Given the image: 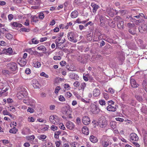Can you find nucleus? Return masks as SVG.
Masks as SVG:
<instances>
[{"mask_svg":"<svg viewBox=\"0 0 147 147\" xmlns=\"http://www.w3.org/2000/svg\"><path fill=\"white\" fill-rule=\"evenodd\" d=\"M28 93L26 90L22 88H21V90L17 94V96L19 99H22L23 97H25L27 95Z\"/></svg>","mask_w":147,"mask_h":147,"instance_id":"f257e3e1","label":"nucleus"},{"mask_svg":"<svg viewBox=\"0 0 147 147\" xmlns=\"http://www.w3.org/2000/svg\"><path fill=\"white\" fill-rule=\"evenodd\" d=\"M76 34L74 32H69L67 35V37L69 40L74 43L76 42L77 40L76 39Z\"/></svg>","mask_w":147,"mask_h":147,"instance_id":"f03ea898","label":"nucleus"},{"mask_svg":"<svg viewBox=\"0 0 147 147\" xmlns=\"http://www.w3.org/2000/svg\"><path fill=\"white\" fill-rule=\"evenodd\" d=\"M62 113L65 115L71 113V109L69 105H65L61 109Z\"/></svg>","mask_w":147,"mask_h":147,"instance_id":"7ed1b4c3","label":"nucleus"},{"mask_svg":"<svg viewBox=\"0 0 147 147\" xmlns=\"http://www.w3.org/2000/svg\"><path fill=\"white\" fill-rule=\"evenodd\" d=\"M49 119L50 122L55 125L58 124L59 122V118L56 115H51Z\"/></svg>","mask_w":147,"mask_h":147,"instance_id":"20e7f679","label":"nucleus"},{"mask_svg":"<svg viewBox=\"0 0 147 147\" xmlns=\"http://www.w3.org/2000/svg\"><path fill=\"white\" fill-rule=\"evenodd\" d=\"M90 111L93 113L96 114L98 113L100 110L97 106L94 104H92L90 106Z\"/></svg>","mask_w":147,"mask_h":147,"instance_id":"39448f33","label":"nucleus"},{"mask_svg":"<svg viewBox=\"0 0 147 147\" xmlns=\"http://www.w3.org/2000/svg\"><path fill=\"white\" fill-rule=\"evenodd\" d=\"M138 140V137L135 133H132L130 134L129 140L131 142L137 141Z\"/></svg>","mask_w":147,"mask_h":147,"instance_id":"423d86ee","label":"nucleus"},{"mask_svg":"<svg viewBox=\"0 0 147 147\" xmlns=\"http://www.w3.org/2000/svg\"><path fill=\"white\" fill-rule=\"evenodd\" d=\"M109 140L102 139L100 140V143L103 147H107L109 145Z\"/></svg>","mask_w":147,"mask_h":147,"instance_id":"0eeeda50","label":"nucleus"},{"mask_svg":"<svg viewBox=\"0 0 147 147\" xmlns=\"http://www.w3.org/2000/svg\"><path fill=\"white\" fill-rule=\"evenodd\" d=\"M130 84L133 88H137L139 86V84L136 82L134 79L132 78V77L130 78Z\"/></svg>","mask_w":147,"mask_h":147,"instance_id":"6e6552de","label":"nucleus"},{"mask_svg":"<svg viewBox=\"0 0 147 147\" xmlns=\"http://www.w3.org/2000/svg\"><path fill=\"white\" fill-rule=\"evenodd\" d=\"M82 121L83 123L85 125H87L89 124L90 121V118L87 116L84 117L82 119Z\"/></svg>","mask_w":147,"mask_h":147,"instance_id":"1a4fd4ad","label":"nucleus"},{"mask_svg":"<svg viewBox=\"0 0 147 147\" xmlns=\"http://www.w3.org/2000/svg\"><path fill=\"white\" fill-rule=\"evenodd\" d=\"M139 31L141 33H143L144 32L147 30V24L142 25L139 27Z\"/></svg>","mask_w":147,"mask_h":147,"instance_id":"9d476101","label":"nucleus"},{"mask_svg":"<svg viewBox=\"0 0 147 147\" xmlns=\"http://www.w3.org/2000/svg\"><path fill=\"white\" fill-rule=\"evenodd\" d=\"M66 126L68 129L71 130L74 128L75 125L73 122L69 121L66 123Z\"/></svg>","mask_w":147,"mask_h":147,"instance_id":"9b49d317","label":"nucleus"},{"mask_svg":"<svg viewBox=\"0 0 147 147\" xmlns=\"http://www.w3.org/2000/svg\"><path fill=\"white\" fill-rule=\"evenodd\" d=\"M32 84L33 86L35 88H39L40 84L38 81L35 79H33L32 81Z\"/></svg>","mask_w":147,"mask_h":147,"instance_id":"f8f14e48","label":"nucleus"},{"mask_svg":"<svg viewBox=\"0 0 147 147\" xmlns=\"http://www.w3.org/2000/svg\"><path fill=\"white\" fill-rule=\"evenodd\" d=\"M10 69L12 71H15L18 69L17 64L15 63H12L10 66Z\"/></svg>","mask_w":147,"mask_h":147,"instance_id":"ddd939ff","label":"nucleus"},{"mask_svg":"<svg viewBox=\"0 0 147 147\" xmlns=\"http://www.w3.org/2000/svg\"><path fill=\"white\" fill-rule=\"evenodd\" d=\"M98 124L100 127L101 128L105 127L107 125V122L104 119L99 120Z\"/></svg>","mask_w":147,"mask_h":147,"instance_id":"4468645a","label":"nucleus"},{"mask_svg":"<svg viewBox=\"0 0 147 147\" xmlns=\"http://www.w3.org/2000/svg\"><path fill=\"white\" fill-rule=\"evenodd\" d=\"M100 94V90L96 88L93 91V96L94 97H97L99 96Z\"/></svg>","mask_w":147,"mask_h":147,"instance_id":"2eb2a0df","label":"nucleus"},{"mask_svg":"<svg viewBox=\"0 0 147 147\" xmlns=\"http://www.w3.org/2000/svg\"><path fill=\"white\" fill-rule=\"evenodd\" d=\"M107 110L110 111L115 112L116 111L117 108L116 107L109 105L106 108Z\"/></svg>","mask_w":147,"mask_h":147,"instance_id":"dca6fc26","label":"nucleus"},{"mask_svg":"<svg viewBox=\"0 0 147 147\" xmlns=\"http://www.w3.org/2000/svg\"><path fill=\"white\" fill-rule=\"evenodd\" d=\"M37 49L39 51H42L43 53L45 54L46 52L47 49L44 46L40 45L38 47Z\"/></svg>","mask_w":147,"mask_h":147,"instance_id":"f3484780","label":"nucleus"},{"mask_svg":"<svg viewBox=\"0 0 147 147\" xmlns=\"http://www.w3.org/2000/svg\"><path fill=\"white\" fill-rule=\"evenodd\" d=\"M18 64L21 66H24L27 63V61L26 59H21L18 61Z\"/></svg>","mask_w":147,"mask_h":147,"instance_id":"a211bd4d","label":"nucleus"},{"mask_svg":"<svg viewBox=\"0 0 147 147\" xmlns=\"http://www.w3.org/2000/svg\"><path fill=\"white\" fill-rule=\"evenodd\" d=\"M91 6L93 8V12L94 13H96L97 10L99 8V6L95 4L94 3H92L91 4Z\"/></svg>","mask_w":147,"mask_h":147,"instance_id":"6ab92c4d","label":"nucleus"},{"mask_svg":"<svg viewBox=\"0 0 147 147\" xmlns=\"http://www.w3.org/2000/svg\"><path fill=\"white\" fill-rule=\"evenodd\" d=\"M26 52L29 53L31 55H37L38 53L36 51H34L32 50V48H29L26 50Z\"/></svg>","mask_w":147,"mask_h":147,"instance_id":"aec40b11","label":"nucleus"},{"mask_svg":"<svg viewBox=\"0 0 147 147\" xmlns=\"http://www.w3.org/2000/svg\"><path fill=\"white\" fill-rule=\"evenodd\" d=\"M78 15V13L76 10L72 12L71 14V16L72 18H76Z\"/></svg>","mask_w":147,"mask_h":147,"instance_id":"412c9836","label":"nucleus"},{"mask_svg":"<svg viewBox=\"0 0 147 147\" xmlns=\"http://www.w3.org/2000/svg\"><path fill=\"white\" fill-rule=\"evenodd\" d=\"M82 131L83 134L86 135H87L88 134V128L86 127H83L82 129Z\"/></svg>","mask_w":147,"mask_h":147,"instance_id":"4be33fe9","label":"nucleus"},{"mask_svg":"<svg viewBox=\"0 0 147 147\" xmlns=\"http://www.w3.org/2000/svg\"><path fill=\"white\" fill-rule=\"evenodd\" d=\"M90 139L92 142L94 143L98 141V139L97 138L93 135L90 136Z\"/></svg>","mask_w":147,"mask_h":147,"instance_id":"5701e85b","label":"nucleus"},{"mask_svg":"<svg viewBox=\"0 0 147 147\" xmlns=\"http://www.w3.org/2000/svg\"><path fill=\"white\" fill-rule=\"evenodd\" d=\"M31 41H29V43L30 44H36L39 43V41L36 39V38H34L32 39Z\"/></svg>","mask_w":147,"mask_h":147,"instance_id":"b1692460","label":"nucleus"},{"mask_svg":"<svg viewBox=\"0 0 147 147\" xmlns=\"http://www.w3.org/2000/svg\"><path fill=\"white\" fill-rule=\"evenodd\" d=\"M118 27L120 29H123L124 28L123 22V21H120L117 23Z\"/></svg>","mask_w":147,"mask_h":147,"instance_id":"393cba45","label":"nucleus"},{"mask_svg":"<svg viewBox=\"0 0 147 147\" xmlns=\"http://www.w3.org/2000/svg\"><path fill=\"white\" fill-rule=\"evenodd\" d=\"M70 77L71 78L74 79L75 80H78V78H79L78 75L74 73H71L70 76Z\"/></svg>","mask_w":147,"mask_h":147,"instance_id":"a878e982","label":"nucleus"},{"mask_svg":"<svg viewBox=\"0 0 147 147\" xmlns=\"http://www.w3.org/2000/svg\"><path fill=\"white\" fill-rule=\"evenodd\" d=\"M99 19L100 23V26H102L104 24V22L105 20V17L101 15L99 17Z\"/></svg>","mask_w":147,"mask_h":147,"instance_id":"bb28decb","label":"nucleus"},{"mask_svg":"<svg viewBox=\"0 0 147 147\" xmlns=\"http://www.w3.org/2000/svg\"><path fill=\"white\" fill-rule=\"evenodd\" d=\"M65 41V39H64V40L63 42H59L56 45V47H57L58 48L63 49L64 47V45H63V43Z\"/></svg>","mask_w":147,"mask_h":147,"instance_id":"cd10ccee","label":"nucleus"},{"mask_svg":"<svg viewBox=\"0 0 147 147\" xmlns=\"http://www.w3.org/2000/svg\"><path fill=\"white\" fill-rule=\"evenodd\" d=\"M110 125L113 129H115L117 126L116 122L113 121H112L110 122Z\"/></svg>","mask_w":147,"mask_h":147,"instance_id":"c85d7f7f","label":"nucleus"},{"mask_svg":"<svg viewBox=\"0 0 147 147\" xmlns=\"http://www.w3.org/2000/svg\"><path fill=\"white\" fill-rule=\"evenodd\" d=\"M143 88L147 92V81L144 80L142 84Z\"/></svg>","mask_w":147,"mask_h":147,"instance_id":"c756f323","label":"nucleus"},{"mask_svg":"<svg viewBox=\"0 0 147 147\" xmlns=\"http://www.w3.org/2000/svg\"><path fill=\"white\" fill-rule=\"evenodd\" d=\"M141 111L144 113H147V107L145 105H143L141 109Z\"/></svg>","mask_w":147,"mask_h":147,"instance_id":"7c9ffc66","label":"nucleus"},{"mask_svg":"<svg viewBox=\"0 0 147 147\" xmlns=\"http://www.w3.org/2000/svg\"><path fill=\"white\" fill-rule=\"evenodd\" d=\"M87 59L84 56H82L80 60V62L83 64L87 62Z\"/></svg>","mask_w":147,"mask_h":147,"instance_id":"2f4dec72","label":"nucleus"},{"mask_svg":"<svg viewBox=\"0 0 147 147\" xmlns=\"http://www.w3.org/2000/svg\"><path fill=\"white\" fill-rule=\"evenodd\" d=\"M30 31V29L25 28H21L20 30V32H28Z\"/></svg>","mask_w":147,"mask_h":147,"instance_id":"473e14b6","label":"nucleus"},{"mask_svg":"<svg viewBox=\"0 0 147 147\" xmlns=\"http://www.w3.org/2000/svg\"><path fill=\"white\" fill-rule=\"evenodd\" d=\"M86 84L85 82L82 83L79 87V89L82 90L83 91L85 88L86 87Z\"/></svg>","mask_w":147,"mask_h":147,"instance_id":"72a5a7b5","label":"nucleus"},{"mask_svg":"<svg viewBox=\"0 0 147 147\" xmlns=\"http://www.w3.org/2000/svg\"><path fill=\"white\" fill-rule=\"evenodd\" d=\"M43 12H40L38 15V18H39L40 19L43 20V18L45 17L44 14Z\"/></svg>","mask_w":147,"mask_h":147,"instance_id":"f704fd0d","label":"nucleus"},{"mask_svg":"<svg viewBox=\"0 0 147 147\" xmlns=\"http://www.w3.org/2000/svg\"><path fill=\"white\" fill-rule=\"evenodd\" d=\"M38 18V17L36 16H34L32 17L31 18V21L35 22H36L38 20L37 19Z\"/></svg>","mask_w":147,"mask_h":147,"instance_id":"c9c22d12","label":"nucleus"},{"mask_svg":"<svg viewBox=\"0 0 147 147\" xmlns=\"http://www.w3.org/2000/svg\"><path fill=\"white\" fill-rule=\"evenodd\" d=\"M32 108H31L30 107H28V109L27 110V111L28 112H30L31 113H34V109H33V108L34 107V105H32Z\"/></svg>","mask_w":147,"mask_h":147,"instance_id":"e433bc0d","label":"nucleus"},{"mask_svg":"<svg viewBox=\"0 0 147 147\" xmlns=\"http://www.w3.org/2000/svg\"><path fill=\"white\" fill-rule=\"evenodd\" d=\"M18 130L15 128V127L9 130V132L14 134H16Z\"/></svg>","mask_w":147,"mask_h":147,"instance_id":"4c0bfd02","label":"nucleus"},{"mask_svg":"<svg viewBox=\"0 0 147 147\" xmlns=\"http://www.w3.org/2000/svg\"><path fill=\"white\" fill-rule=\"evenodd\" d=\"M114 20L117 23L118 22L120 21H121L122 20L120 17L119 16L116 17L114 18Z\"/></svg>","mask_w":147,"mask_h":147,"instance_id":"58836bf2","label":"nucleus"},{"mask_svg":"<svg viewBox=\"0 0 147 147\" xmlns=\"http://www.w3.org/2000/svg\"><path fill=\"white\" fill-rule=\"evenodd\" d=\"M129 32L133 35H134L136 34L134 28H130L129 30Z\"/></svg>","mask_w":147,"mask_h":147,"instance_id":"ea45409f","label":"nucleus"},{"mask_svg":"<svg viewBox=\"0 0 147 147\" xmlns=\"http://www.w3.org/2000/svg\"><path fill=\"white\" fill-rule=\"evenodd\" d=\"M3 113L4 115H8L10 117H12V115L10 114L9 112H8L7 110H4L3 112Z\"/></svg>","mask_w":147,"mask_h":147,"instance_id":"a19ab883","label":"nucleus"},{"mask_svg":"<svg viewBox=\"0 0 147 147\" xmlns=\"http://www.w3.org/2000/svg\"><path fill=\"white\" fill-rule=\"evenodd\" d=\"M5 35L6 38L9 40L13 38L12 35L9 33L5 34Z\"/></svg>","mask_w":147,"mask_h":147,"instance_id":"79ce46f5","label":"nucleus"},{"mask_svg":"<svg viewBox=\"0 0 147 147\" xmlns=\"http://www.w3.org/2000/svg\"><path fill=\"white\" fill-rule=\"evenodd\" d=\"M27 139L28 140H32L34 139L35 137L34 135L27 136L26 137Z\"/></svg>","mask_w":147,"mask_h":147,"instance_id":"37998d69","label":"nucleus"},{"mask_svg":"<svg viewBox=\"0 0 147 147\" xmlns=\"http://www.w3.org/2000/svg\"><path fill=\"white\" fill-rule=\"evenodd\" d=\"M143 138L144 143L147 144V133L144 134Z\"/></svg>","mask_w":147,"mask_h":147,"instance_id":"c03bdc74","label":"nucleus"},{"mask_svg":"<svg viewBox=\"0 0 147 147\" xmlns=\"http://www.w3.org/2000/svg\"><path fill=\"white\" fill-rule=\"evenodd\" d=\"M136 97L137 99L140 102H142V101L143 99L142 96L138 95L136 96Z\"/></svg>","mask_w":147,"mask_h":147,"instance_id":"a18cd8bd","label":"nucleus"},{"mask_svg":"<svg viewBox=\"0 0 147 147\" xmlns=\"http://www.w3.org/2000/svg\"><path fill=\"white\" fill-rule=\"evenodd\" d=\"M46 137V136L45 135H40L38 136V138L39 139H45Z\"/></svg>","mask_w":147,"mask_h":147,"instance_id":"49530a36","label":"nucleus"},{"mask_svg":"<svg viewBox=\"0 0 147 147\" xmlns=\"http://www.w3.org/2000/svg\"><path fill=\"white\" fill-rule=\"evenodd\" d=\"M89 75V74H87L85 75V76H83V79L85 81H88V77Z\"/></svg>","mask_w":147,"mask_h":147,"instance_id":"de8ad7c7","label":"nucleus"},{"mask_svg":"<svg viewBox=\"0 0 147 147\" xmlns=\"http://www.w3.org/2000/svg\"><path fill=\"white\" fill-rule=\"evenodd\" d=\"M2 72L4 75L9 74V71L7 70H3L2 71Z\"/></svg>","mask_w":147,"mask_h":147,"instance_id":"09e8293b","label":"nucleus"},{"mask_svg":"<svg viewBox=\"0 0 147 147\" xmlns=\"http://www.w3.org/2000/svg\"><path fill=\"white\" fill-rule=\"evenodd\" d=\"M59 100L63 102L65 100V99L63 96L60 95L59 97Z\"/></svg>","mask_w":147,"mask_h":147,"instance_id":"8fccbe9b","label":"nucleus"},{"mask_svg":"<svg viewBox=\"0 0 147 147\" xmlns=\"http://www.w3.org/2000/svg\"><path fill=\"white\" fill-rule=\"evenodd\" d=\"M99 104L101 105H105L106 103L105 100H101L99 101Z\"/></svg>","mask_w":147,"mask_h":147,"instance_id":"3c124183","label":"nucleus"},{"mask_svg":"<svg viewBox=\"0 0 147 147\" xmlns=\"http://www.w3.org/2000/svg\"><path fill=\"white\" fill-rule=\"evenodd\" d=\"M103 95L104 98L106 100H107L109 98V95L106 93H103Z\"/></svg>","mask_w":147,"mask_h":147,"instance_id":"603ef678","label":"nucleus"},{"mask_svg":"<svg viewBox=\"0 0 147 147\" xmlns=\"http://www.w3.org/2000/svg\"><path fill=\"white\" fill-rule=\"evenodd\" d=\"M64 88L65 90H67L69 89L70 88L69 85L67 84H64Z\"/></svg>","mask_w":147,"mask_h":147,"instance_id":"864d4df0","label":"nucleus"},{"mask_svg":"<svg viewBox=\"0 0 147 147\" xmlns=\"http://www.w3.org/2000/svg\"><path fill=\"white\" fill-rule=\"evenodd\" d=\"M6 30L5 28H1L0 29V32L1 33H1H2L3 34H6L5 33V32H6Z\"/></svg>","mask_w":147,"mask_h":147,"instance_id":"5fc2aeb1","label":"nucleus"},{"mask_svg":"<svg viewBox=\"0 0 147 147\" xmlns=\"http://www.w3.org/2000/svg\"><path fill=\"white\" fill-rule=\"evenodd\" d=\"M28 121L30 122H33L34 121V119L32 117H28Z\"/></svg>","mask_w":147,"mask_h":147,"instance_id":"6e6d98bb","label":"nucleus"},{"mask_svg":"<svg viewBox=\"0 0 147 147\" xmlns=\"http://www.w3.org/2000/svg\"><path fill=\"white\" fill-rule=\"evenodd\" d=\"M87 39L90 41L92 40V35L91 34H88L87 36Z\"/></svg>","mask_w":147,"mask_h":147,"instance_id":"4d7b16f0","label":"nucleus"},{"mask_svg":"<svg viewBox=\"0 0 147 147\" xmlns=\"http://www.w3.org/2000/svg\"><path fill=\"white\" fill-rule=\"evenodd\" d=\"M8 18L9 20L11 21L13 18V16L12 14H10L8 15Z\"/></svg>","mask_w":147,"mask_h":147,"instance_id":"13d9d810","label":"nucleus"},{"mask_svg":"<svg viewBox=\"0 0 147 147\" xmlns=\"http://www.w3.org/2000/svg\"><path fill=\"white\" fill-rule=\"evenodd\" d=\"M81 123V120L80 117H77L76 119V123L77 124L79 125Z\"/></svg>","mask_w":147,"mask_h":147,"instance_id":"bf43d9fd","label":"nucleus"},{"mask_svg":"<svg viewBox=\"0 0 147 147\" xmlns=\"http://www.w3.org/2000/svg\"><path fill=\"white\" fill-rule=\"evenodd\" d=\"M25 73L27 74H29L31 73V70L29 68H26L25 70Z\"/></svg>","mask_w":147,"mask_h":147,"instance_id":"052dcab7","label":"nucleus"},{"mask_svg":"<svg viewBox=\"0 0 147 147\" xmlns=\"http://www.w3.org/2000/svg\"><path fill=\"white\" fill-rule=\"evenodd\" d=\"M65 95L68 98H70L72 96V94L69 92H67L65 94Z\"/></svg>","mask_w":147,"mask_h":147,"instance_id":"680f3d73","label":"nucleus"},{"mask_svg":"<svg viewBox=\"0 0 147 147\" xmlns=\"http://www.w3.org/2000/svg\"><path fill=\"white\" fill-rule=\"evenodd\" d=\"M40 75L41 76L45 77L46 78H48L49 77L48 75L47 74H46L44 72H42L40 74Z\"/></svg>","mask_w":147,"mask_h":147,"instance_id":"e2e57ef3","label":"nucleus"},{"mask_svg":"<svg viewBox=\"0 0 147 147\" xmlns=\"http://www.w3.org/2000/svg\"><path fill=\"white\" fill-rule=\"evenodd\" d=\"M59 127H60L61 129H63V130H65V127L63 123H61L59 124Z\"/></svg>","mask_w":147,"mask_h":147,"instance_id":"0e129e2a","label":"nucleus"},{"mask_svg":"<svg viewBox=\"0 0 147 147\" xmlns=\"http://www.w3.org/2000/svg\"><path fill=\"white\" fill-rule=\"evenodd\" d=\"M80 84L78 81H76L74 82L73 84L74 86L75 87H78L79 86Z\"/></svg>","mask_w":147,"mask_h":147,"instance_id":"69168bd1","label":"nucleus"},{"mask_svg":"<svg viewBox=\"0 0 147 147\" xmlns=\"http://www.w3.org/2000/svg\"><path fill=\"white\" fill-rule=\"evenodd\" d=\"M60 87L59 86H57L55 89V92L57 94L58 92V91L60 89Z\"/></svg>","mask_w":147,"mask_h":147,"instance_id":"338daca9","label":"nucleus"},{"mask_svg":"<svg viewBox=\"0 0 147 147\" xmlns=\"http://www.w3.org/2000/svg\"><path fill=\"white\" fill-rule=\"evenodd\" d=\"M61 142V141H60L56 142L55 144L56 147H59L60 145Z\"/></svg>","mask_w":147,"mask_h":147,"instance_id":"774afa93","label":"nucleus"}]
</instances>
